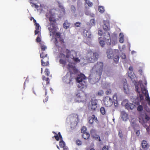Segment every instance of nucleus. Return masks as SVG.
I'll list each match as a JSON object with an SVG mask.
<instances>
[{
	"instance_id": "1",
	"label": "nucleus",
	"mask_w": 150,
	"mask_h": 150,
	"mask_svg": "<svg viewBox=\"0 0 150 150\" xmlns=\"http://www.w3.org/2000/svg\"><path fill=\"white\" fill-rule=\"evenodd\" d=\"M64 52V51H63L62 49L61 52H59V57L61 58L59 59V63L63 65V67H64L65 66L66 62V60H64L62 59H65V58L68 59L67 61L69 63H71V61L69 59V58H71L75 62H80V59L78 58L75 57L73 56H72V57H71V52L68 49L65 50V52L66 54V55L63 53V52Z\"/></svg>"
},
{
	"instance_id": "2",
	"label": "nucleus",
	"mask_w": 150,
	"mask_h": 150,
	"mask_svg": "<svg viewBox=\"0 0 150 150\" xmlns=\"http://www.w3.org/2000/svg\"><path fill=\"white\" fill-rule=\"evenodd\" d=\"M103 62H99L96 63L92 68V71L94 73L97 79L96 82H97L100 79L103 71Z\"/></svg>"
},
{
	"instance_id": "3",
	"label": "nucleus",
	"mask_w": 150,
	"mask_h": 150,
	"mask_svg": "<svg viewBox=\"0 0 150 150\" xmlns=\"http://www.w3.org/2000/svg\"><path fill=\"white\" fill-rule=\"evenodd\" d=\"M99 43L101 46L103 47L105 45V42L109 45L111 44V37L110 33L107 32H104L102 36L99 38Z\"/></svg>"
},
{
	"instance_id": "4",
	"label": "nucleus",
	"mask_w": 150,
	"mask_h": 150,
	"mask_svg": "<svg viewBox=\"0 0 150 150\" xmlns=\"http://www.w3.org/2000/svg\"><path fill=\"white\" fill-rule=\"evenodd\" d=\"M113 100L109 96H106L104 97L103 101L105 106L107 107H110L113 104V102L114 103V105L115 103V101L117 102V94L116 93L114 94L113 96ZM115 106L116 105H115Z\"/></svg>"
},
{
	"instance_id": "5",
	"label": "nucleus",
	"mask_w": 150,
	"mask_h": 150,
	"mask_svg": "<svg viewBox=\"0 0 150 150\" xmlns=\"http://www.w3.org/2000/svg\"><path fill=\"white\" fill-rule=\"evenodd\" d=\"M98 57L99 55L97 53L89 50L88 51L86 59L88 62H94L97 60Z\"/></svg>"
},
{
	"instance_id": "6",
	"label": "nucleus",
	"mask_w": 150,
	"mask_h": 150,
	"mask_svg": "<svg viewBox=\"0 0 150 150\" xmlns=\"http://www.w3.org/2000/svg\"><path fill=\"white\" fill-rule=\"evenodd\" d=\"M86 79V77L83 74H81L78 76L76 79V81L79 83L78 86L79 88L82 89L86 88V82L85 81Z\"/></svg>"
},
{
	"instance_id": "7",
	"label": "nucleus",
	"mask_w": 150,
	"mask_h": 150,
	"mask_svg": "<svg viewBox=\"0 0 150 150\" xmlns=\"http://www.w3.org/2000/svg\"><path fill=\"white\" fill-rule=\"evenodd\" d=\"M98 101L96 99H91L88 104V107L89 110L95 111L98 106Z\"/></svg>"
},
{
	"instance_id": "8",
	"label": "nucleus",
	"mask_w": 150,
	"mask_h": 150,
	"mask_svg": "<svg viewBox=\"0 0 150 150\" xmlns=\"http://www.w3.org/2000/svg\"><path fill=\"white\" fill-rule=\"evenodd\" d=\"M44 52H43L40 54V58H42L41 60V65L43 66H47L49 65V58L47 57V54H45V56L43 55Z\"/></svg>"
},
{
	"instance_id": "9",
	"label": "nucleus",
	"mask_w": 150,
	"mask_h": 150,
	"mask_svg": "<svg viewBox=\"0 0 150 150\" xmlns=\"http://www.w3.org/2000/svg\"><path fill=\"white\" fill-rule=\"evenodd\" d=\"M76 96L78 101L80 102L86 101L87 99L86 95L83 91H79L78 93H77Z\"/></svg>"
},
{
	"instance_id": "10",
	"label": "nucleus",
	"mask_w": 150,
	"mask_h": 150,
	"mask_svg": "<svg viewBox=\"0 0 150 150\" xmlns=\"http://www.w3.org/2000/svg\"><path fill=\"white\" fill-rule=\"evenodd\" d=\"M54 13H52V10H50L46 14V17L49 18L51 24H54L56 22V20L54 17Z\"/></svg>"
},
{
	"instance_id": "11",
	"label": "nucleus",
	"mask_w": 150,
	"mask_h": 150,
	"mask_svg": "<svg viewBox=\"0 0 150 150\" xmlns=\"http://www.w3.org/2000/svg\"><path fill=\"white\" fill-rule=\"evenodd\" d=\"M140 86L142 93L146 96V100L148 101V105L150 106V98L149 96L148 91L142 83L140 84Z\"/></svg>"
},
{
	"instance_id": "12",
	"label": "nucleus",
	"mask_w": 150,
	"mask_h": 150,
	"mask_svg": "<svg viewBox=\"0 0 150 150\" xmlns=\"http://www.w3.org/2000/svg\"><path fill=\"white\" fill-rule=\"evenodd\" d=\"M74 79V76H73L72 75L68 73L63 77V79L64 81L67 83L73 84L72 82Z\"/></svg>"
},
{
	"instance_id": "13",
	"label": "nucleus",
	"mask_w": 150,
	"mask_h": 150,
	"mask_svg": "<svg viewBox=\"0 0 150 150\" xmlns=\"http://www.w3.org/2000/svg\"><path fill=\"white\" fill-rule=\"evenodd\" d=\"M67 69L70 73L69 74H76L78 72V70L75 66L71 64H69L67 65Z\"/></svg>"
},
{
	"instance_id": "14",
	"label": "nucleus",
	"mask_w": 150,
	"mask_h": 150,
	"mask_svg": "<svg viewBox=\"0 0 150 150\" xmlns=\"http://www.w3.org/2000/svg\"><path fill=\"white\" fill-rule=\"evenodd\" d=\"M83 36L87 39H89L90 40L93 38L91 33L88 30L85 29L83 31Z\"/></svg>"
},
{
	"instance_id": "15",
	"label": "nucleus",
	"mask_w": 150,
	"mask_h": 150,
	"mask_svg": "<svg viewBox=\"0 0 150 150\" xmlns=\"http://www.w3.org/2000/svg\"><path fill=\"white\" fill-rule=\"evenodd\" d=\"M88 122L91 124H93L94 122H96L97 124H98L99 123L97 117H96L94 115H93L89 117L88 118Z\"/></svg>"
},
{
	"instance_id": "16",
	"label": "nucleus",
	"mask_w": 150,
	"mask_h": 150,
	"mask_svg": "<svg viewBox=\"0 0 150 150\" xmlns=\"http://www.w3.org/2000/svg\"><path fill=\"white\" fill-rule=\"evenodd\" d=\"M55 36L54 43L57 47H61V45L58 43L57 38H59L61 37V33L59 32H57L55 34Z\"/></svg>"
},
{
	"instance_id": "17",
	"label": "nucleus",
	"mask_w": 150,
	"mask_h": 150,
	"mask_svg": "<svg viewBox=\"0 0 150 150\" xmlns=\"http://www.w3.org/2000/svg\"><path fill=\"white\" fill-rule=\"evenodd\" d=\"M104 25H103V29L105 31H108L110 30L109 23L107 21H103Z\"/></svg>"
},
{
	"instance_id": "18",
	"label": "nucleus",
	"mask_w": 150,
	"mask_h": 150,
	"mask_svg": "<svg viewBox=\"0 0 150 150\" xmlns=\"http://www.w3.org/2000/svg\"><path fill=\"white\" fill-rule=\"evenodd\" d=\"M117 39V35L115 33H113L112 34L111 36V43H112L113 44H115L116 42Z\"/></svg>"
},
{
	"instance_id": "19",
	"label": "nucleus",
	"mask_w": 150,
	"mask_h": 150,
	"mask_svg": "<svg viewBox=\"0 0 150 150\" xmlns=\"http://www.w3.org/2000/svg\"><path fill=\"white\" fill-rule=\"evenodd\" d=\"M107 54L108 57L109 59L112 58L114 56L113 51L111 49L107 50Z\"/></svg>"
},
{
	"instance_id": "20",
	"label": "nucleus",
	"mask_w": 150,
	"mask_h": 150,
	"mask_svg": "<svg viewBox=\"0 0 150 150\" xmlns=\"http://www.w3.org/2000/svg\"><path fill=\"white\" fill-rule=\"evenodd\" d=\"M136 89V92L139 93V97L140 98V101L138 102V103L139 104V101H140L144 99V97L141 94H140V91L139 90V86H138L136 85L135 87Z\"/></svg>"
},
{
	"instance_id": "21",
	"label": "nucleus",
	"mask_w": 150,
	"mask_h": 150,
	"mask_svg": "<svg viewBox=\"0 0 150 150\" xmlns=\"http://www.w3.org/2000/svg\"><path fill=\"white\" fill-rule=\"evenodd\" d=\"M59 40L60 41L61 44H61H62V47L61 48V50L60 52H61V51L62 50V49L63 51H64V52H65V50L66 49H65L66 47V45L64 44V39L62 38L61 37L60 38H59Z\"/></svg>"
},
{
	"instance_id": "22",
	"label": "nucleus",
	"mask_w": 150,
	"mask_h": 150,
	"mask_svg": "<svg viewBox=\"0 0 150 150\" xmlns=\"http://www.w3.org/2000/svg\"><path fill=\"white\" fill-rule=\"evenodd\" d=\"M125 107L128 110H132L134 108V105L132 103H127L125 105Z\"/></svg>"
},
{
	"instance_id": "23",
	"label": "nucleus",
	"mask_w": 150,
	"mask_h": 150,
	"mask_svg": "<svg viewBox=\"0 0 150 150\" xmlns=\"http://www.w3.org/2000/svg\"><path fill=\"white\" fill-rule=\"evenodd\" d=\"M52 28L49 27L48 28V30L50 31V35L52 36V35H54V34L55 31L54 30V26L52 25Z\"/></svg>"
},
{
	"instance_id": "24",
	"label": "nucleus",
	"mask_w": 150,
	"mask_h": 150,
	"mask_svg": "<svg viewBox=\"0 0 150 150\" xmlns=\"http://www.w3.org/2000/svg\"><path fill=\"white\" fill-rule=\"evenodd\" d=\"M123 87L124 92L126 93H128V88L127 83L126 82H124L123 84Z\"/></svg>"
},
{
	"instance_id": "25",
	"label": "nucleus",
	"mask_w": 150,
	"mask_h": 150,
	"mask_svg": "<svg viewBox=\"0 0 150 150\" xmlns=\"http://www.w3.org/2000/svg\"><path fill=\"white\" fill-rule=\"evenodd\" d=\"M53 138H55L57 141H58L59 140V138L61 139H62V137L60 132H59L58 134L55 135L54 136L52 137Z\"/></svg>"
},
{
	"instance_id": "26",
	"label": "nucleus",
	"mask_w": 150,
	"mask_h": 150,
	"mask_svg": "<svg viewBox=\"0 0 150 150\" xmlns=\"http://www.w3.org/2000/svg\"><path fill=\"white\" fill-rule=\"evenodd\" d=\"M148 144L147 142L145 140H143L142 143V147L143 149H146L147 147Z\"/></svg>"
},
{
	"instance_id": "27",
	"label": "nucleus",
	"mask_w": 150,
	"mask_h": 150,
	"mask_svg": "<svg viewBox=\"0 0 150 150\" xmlns=\"http://www.w3.org/2000/svg\"><path fill=\"white\" fill-rule=\"evenodd\" d=\"M119 42L121 43H122L124 42V36L123 34L122 33H120L119 35Z\"/></svg>"
},
{
	"instance_id": "28",
	"label": "nucleus",
	"mask_w": 150,
	"mask_h": 150,
	"mask_svg": "<svg viewBox=\"0 0 150 150\" xmlns=\"http://www.w3.org/2000/svg\"><path fill=\"white\" fill-rule=\"evenodd\" d=\"M58 6L61 9V11L63 12L64 14L65 13V9L63 6L61 5V4L59 2H58Z\"/></svg>"
},
{
	"instance_id": "29",
	"label": "nucleus",
	"mask_w": 150,
	"mask_h": 150,
	"mask_svg": "<svg viewBox=\"0 0 150 150\" xmlns=\"http://www.w3.org/2000/svg\"><path fill=\"white\" fill-rule=\"evenodd\" d=\"M90 137V134L88 133H84L83 134L82 137L85 139H88Z\"/></svg>"
},
{
	"instance_id": "30",
	"label": "nucleus",
	"mask_w": 150,
	"mask_h": 150,
	"mask_svg": "<svg viewBox=\"0 0 150 150\" xmlns=\"http://www.w3.org/2000/svg\"><path fill=\"white\" fill-rule=\"evenodd\" d=\"M69 24L68 23L67 21H65L63 24V27L65 29H67L69 27Z\"/></svg>"
},
{
	"instance_id": "31",
	"label": "nucleus",
	"mask_w": 150,
	"mask_h": 150,
	"mask_svg": "<svg viewBox=\"0 0 150 150\" xmlns=\"http://www.w3.org/2000/svg\"><path fill=\"white\" fill-rule=\"evenodd\" d=\"M42 79L43 81H46L47 85H48L49 84L50 79L49 78H46V79L45 77L44 76H43L42 77Z\"/></svg>"
},
{
	"instance_id": "32",
	"label": "nucleus",
	"mask_w": 150,
	"mask_h": 150,
	"mask_svg": "<svg viewBox=\"0 0 150 150\" xmlns=\"http://www.w3.org/2000/svg\"><path fill=\"white\" fill-rule=\"evenodd\" d=\"M90 133L91 136L93 138L95 136H96V131L94 129H92L90 131Z\"/></svg>"
},
{
	"instance_id": "33",
	"label": "nucleus",
	"mask_w": 150,
	"mask_h": 150,
	"mask_svg": "<svg viewBox=\"0 0 150 150\" xmlns=\"http://www.w3.org/2000/svg\"><path fill=\"white\" fill-rule=\"evenodd\" d=\"M100 111L101 113L103 115H105V110L103 107H101L100 108Z\"/></svg>"
},
{
	"instance_id": "34",
	"label": "nucleus",
	"mask_w": 150,
	"mask_h": 150,
	"mask_svg": "<svg viewBox=\"0 0 150 150\" xmlns=\"http://www.w3.org/2000/svg\"><path fill=\"white\" fill-rule=\"evenodd\" d=\"M59 145L61 147L64 148L65 146V144L63 140L60 141L59 142Z\"/></svg>"
},
{
	"instance_id": "35",
	"label": "nucleus",
	"mask_w": 150,
	"mask_h": 150,
	"mask_svg": "<svg viewBox=\"0 0 150 150\" xmlns=\"http://www.w3.org/2000/svg\"><path fill=\"white\" fill-rule=\"evenodd\" d=\"M119 59V57L118 55H116L114 58V60L116 63H117Z\"/></svg>"
},
{
	"instance_id": "36",
	"label": "nucleus",
	"mask_w": 150,
	"mask_h": 150,
	"mask_svg": "<svg viewBox=\"0 0 150 150\" xmlns=\"http://www.w3.org/2000/svg\"><path fill=\"white\" fill-rule=\"evenodd\" d=\"M99 11L101 13H103L104 11V10L103 7L101 6H99L98 8Z\"/></svg>"
},
{
	"instance_id": "37",
	"label": "nucleus",
	"mask_w": 150,
	"mask_h": 150,
	"mask_svg": "<svg viewBox=\"0 0 150 150\" xmlns=\"http://www.w3.org/2000/svg\"><path fill=\"white\" fill-rule=\"evenodd\" d=\"M85 1L86 3L89 6L91 7L93 5V3L90 2L88 0H85Z\"/></svg>"
},
{
	"instance_id": "38",
	"label": "nucleus",
	"mask_w": 150,
	"mask_h": 150,
	"mask_svg": "<svg viewBox=\"0 0 150 150\" xmlns=\"http://www.w3.org/2000/svg\"><path fill=\"white\" fill-rule=\"evenodd\" d=\"M103 93H104L103 91L101 90H100L97 93V95L100 96H102L103 95Z\"/></svg>"
},
{
	"instance_id": "39",
	"label": "nucleus",
	"mask_w": 150,
	"mask_h": 150,
	"mask_svg": "<svg viewBox=\"0 0 150 150\" xmlns=\"http://www.w3.org/2000/svg\"><path fill=\"white\" fill-rule=\"evenodd\" d=\"M76 143L77 145L80 146L82 144V142L81 140L77 139L76 141Z\"/></svg>"
},
{
	"instance_id": "40",
	"label": "nucleus",
	"mask_w": 150,
	"mask_h": 150,
	"mask_svg": "<svg viewBox=\"0 0 150 150\" xmlns=\"http://www.w3.org/2000/svg\"><path fill=\"white\" fill-rule=\"evenodd\" d=\"M143 110V107L142 105H139L137 108V110L139 111H142Z\"/></svg>"
},
{
	"instance_id": "41",
	"label": "nucleus",
	"mask_w": 150,
	"mask_h": 150,
	"mask_svg": "<svg viewBox=\"0 0 150 150\" xmlns=\"http://www.w3.org/2000/svg\"><path fill=\"white\" fill-rule=\"evenodd\" d=\"M86 127L85 126H83L82 127L81 129V132L83 134L84 133H86Z\"/></svg>"
},
{
	"instance_id": "42",
	"label": "nucleus",
	"mask_w": 150,
	"mask_h": 150,
	"mask_svg": "<svg viewBox=\"0 0 150 150\" xmlns=\"http://www.w3.org/2000/svg\"><path fill=\"white\" fill-rule=\"evenodd\" d=\"M93 138L96 140H98L99 142L101 141V140L100 139V136L97 134L96 135V136H95Z\"/></svg>"
},
{
	"instance_id": "43",
	"label": "nucleus",
	"mask_w": 150,
	"mask_h": 150,
	"mask_svg": "<svg viewBox=\"0 0 150 150\" xmlns=\"http://www.w3.org/2000/svg\"><path fill=\"white\" fill-rule=\"evenodd\" d=\"M41 50L42 52H45V50L47 49V47L44 45H42L41 43Z\"/></svg>"
},
{
	"instance_id": "44",
	"label": "nucleus",
	"mask_w": 150,
	"mask_h": 150,
	"mask_svg": "<svg viewBox=\"0 0 150 150\" xmlns=\"http://www.w3.org/2000/svg\"><path fill=\"white\" fill-rule=\"evenodd\" d=\"M71 10L73 13H75L76 11L75 7L73 5L71 6Z\"/></svg>"
},
{
	"instance_id": "45",
	"label": "nucleus",
	"mask_w": 150,
	"mask_h": 150,
	"mask_svg": "<svg viewBox=\"0 0 150 150\" xmlns=\"http://www.w3.org/2000/svg\"><path fill=\"white\" fill-rule=\"evenodd\" d=\"M45 75L47 76H48L50 74V72L48 69L46 68L45 71Z\"/></svg>"
},
{
	"instance_id": "46",
	"label": "nucleus",
	"mask_w": 150,
	"mask_h": 150,
	"mask_svg": "<svg viewBox=\"0 0 150 150\" xmlns=\"http://www.w3.org/2000/svg\"><path fill=\"white\" fill-rule=\"evenodd\" d=\"M112 92V91L111 89H107L105 92V94L107 95H109Z\"/></svg>"
},
{
	"instance_id": "47",
	"label": "nucleus",
	"mask_w": 150,
	"mask_h": 150,
	"mask_svg": "<svg viewBox=\"0 0 150 150\" xmlns=\"http://www.w3.org/2000/svg\"><path fill=\"white\" fill-rule=\"evenodd\" d=\"M118 135L119 137L121 138L122 139L123 137V134L122 133V132L121 131H120L119 132Z\"/></svg>"
},
{
	"instance_id": "48",
	"label": "nucleus",
	"mask_w": 150,
	"mask_h": 150,
	"mask_svg": "<svg viewBox=\"0 0 150 150\" xmlns=\"http://www.w3.org/2000/svg\"><path fill=\"white\" fill-rule=\"evenodd\" d=\"M90 23L92 25H95V20L93 19H91L90 20Z\"/></svg>"
},
{
	"instance_id": "49",
	"label": "nucleus",
	"mask_w": 150,
	"mask_h": 150,
	"mask_svg": "<svg viewBox=\"0 0 150 150\" xmlns=\"http://www.w3.org/2000/svg\"><path fill=\"white\" fill-rule=\"evenodd\" d=\"M81 24V23L80 22H76L74 23V25L76 27H79L80 26Z\"/></svg>"
},
{
	"instance_id": "50",
	"label": "nucleus",
	"mask_w": 150,
	"mask_h": 150,
	"mask_svg": "<svg viewBox=\"0 0 150 150\" xmlns=\"http://www.w3.org/2000/svg\"><path fill=\"white\" fill-rule=\"evenodd\" d=\"M35 25V29L37 30H39L40 26L39 24L38 23L36 25Z\"/></svg>"
},
{
	"instance_id": "51",
	"label": "nucleus",
	"mask_w": 150,
	"mask_h": 150,
	"mask_svg": "<svg viewBox=\"0 0 150 150\" xmlns=\"http://www.w3.org/2000/svg\"><path fill=\"white\" fill-rule=\"evenodd\" d=\"M121 57L123 59H125L126 57V55L125 53H122L121 55Z\"/></svg>"
},
{
	"instance_id": "52",
	"label": "nucleus",
	"mask_w": 150,
	"mask_h": 150,
	"mask_svg": "<svg viewBox=\"0 0 150 150\" xmlns=\"http://www.w3.org/2000/svg\"><path fill=\"white\" fill-rule=\"evenodd\" d=\"M144 118L146 120H149L150 119V117L146 114L145 115Z\"/></svg>"
},
{
	"instance_id": "53",
	"label": "nucleus",
	"mask_w": 150,
	"mask_h": 150,
	"mask_svg": "<svg viewBox=\"0 0 150 150\" xmlns=\"http://www.w3.org/2000/svg\"><path fill=\"white\" fill-rule=\"evenodd\" d=\"M109 148L108 146H104L102 149V150H108Z\"/></svg>"
},
{
	"instance_id": "54",
	"label": "nucleus",
	"mask_w": 150,
	"mask_h": 150,
	"mask_svg": "<svg viewBox=\"0 0 150 150\" xmlns=\"http://www.w3.org/2000/svg\"><path fill=\"white\" fill-rule=\"evenodd\" d=\"M41 41V38L39 37H38L36 39V41L37 42H40Z\"/></svg>"
},
{
	"instance_id": "55",
	"label": "nucleus",
	"mask_w": 150,
	"mask_h": 150,
	"mask_svg": "<svg viewBox=\"0 0 150 150\" xmlns=\"http://www.w3.org/2000/svg\"><path fill=\"white\" fill-rule=\"evenodd\" d=\"M98 34L99 35L101 36L103 35V32L102 30H99L98 32Z\"/></svg>"
},
{
	"instance_id": "56",
	"label": "nucleus",
	"mask_w": 150,
	"mask_h": 150,
	"mask_svg": "<svg viewBox=\"0 0 150 150\" xmlns=\"http://www.w3.org/2000/svg\"><path fill=\"white\" fill-rule=\"evenodd\" d=\"M40 32L39 30H37L36 29L35 30V35H37V34L39 33Z\"/></svg>"
},
{
	"instance_id": "57",
	"label": "nucleus",
	"mask_w": 150,
	"mask_h": 150,
	"mask_svg": "<svg viewBox=\"0 0 150 150\" xmlns=\"http://www.w3.org/2000/svg\"><path fill=\"white\" fill-rule=\"evenodd\" d=\"M129 70L131 71L132 72L133 71V68L132 67L130 66L129 67Z\"/></svg>"
},
{
	"instance_id": "58",
	"label": "nucleus",
	"mask_w": 150,
	"mask_h": 150,
	"mask_svg": "<svg viewBox=\"0 0 150 150\" xmlns=\"http://www.w3.org/2000/svg\"><path fill=\"white\" fill-rule=\"evenodd\" d=\"M139 73L140 75H142V70L141 69L139 70Z\"/></svg>"
},
{
	"instance_id": "59",
	"label": "nucleus",
	"mask_w": 150,
	"mask_h": 150,
	"mask_svg": "<svg viewBox=\"0 0 150 150\" xmlns=\"http://www.w3.org/2000/svg\"><path fill=\"white\" fill-rule=\"evenodd\" d=\"M48 97H46L45 98V100H43V102H44V103H45V102H47V101L48 100Z\"/></svg>"
},
{
	"instance_id": "60",
	"label": "nucleus",
	"mask_w": 150,
	"mask_h": 150,
	"mask_svg": "<svg viewBox=\"0 0 150 150\" xmlns=\"http://www.w3.org/2000/svg\"><path fill=\"white\" fill-rule=\"evenodd\" d=\"M33 20V22L34 23V25H36L38 23H37L35 19H34V20Z\"/></svg>"
},
{
	"instance_id": "61",
	"label": "nucleus",
	"mask_w": 150,
	"mask_h": 150,
	"mask_svg": "<svg viewBox=\"0 0 150 150\" xmlns=\"http://www.w3.org/2000/svg\"><path fill=\"white\" fill-rule=\"evenodd\" d=\"M33 4L34 5V6H35V8H38V6H37L36 5V4Z\"/></svg>"
},
{
	"instance_id": "62",
	"label": "nucleus",
	"mask_w": 150,
	"mask_h": 150,
	"mask_svg": "<svg viewBox=\"0 0 150 150\" xmlns=\"http://www.w3.org/2000/svg\"><path fill=\"white\" fill-rule=\"evenodd\" d=\"M64 148V150H68V148L67 147H64V148Z\"/></svg>"
},
{
	"instance_id": "63",
	"label": "nucleus",
	"mask_w": 150,
	"mask_h": 150,
	"mask_svg": "<svg viewBox=\"0 0 150 150\" xmlns=\"http://www.w3.org/2000/svg\"><path fill=\"white\" fill-rule=\"evenodd\" d=\"M136 134L137 135H139V131H138L137 132H136Z\"/></svg>"
},
{
	"instance_id": "64",
	"label": "nucleus",
	"mask_w": 150,
	"mask_h": 150,
	"mask_svg": "<svg viewBox=\"0 0 150 150\" xmlns=\"http://www.w3.org/2000/svg\"><path fill=\"white\" fill-rule=\"evenodd\" d=\"M34 19L33 17H31V18H30V20L31 21H32V20H33V19L34 20Z\"/></svg>"
}]
</instances>
